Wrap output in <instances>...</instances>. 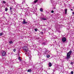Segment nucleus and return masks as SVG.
I'll return each instance as SVG.
<instances>
[{
	"mask_svg": "<svg viewBox=\"0 0 74 74\" xmlns=\"http://www.w3.org/2000/svg\"><path fill=\"white\" fill-rule=\"evenodd\" d=\"M72 53V51L71 50L69 52L67 53L66 55V59H69L71 58V54Z\"/></svg>",
	"mask_w": 74,
	"mask_h": 74,
	"instance_id": "1",
	"label": "nucleus"
},
{
	"mask_svg": "<svg viewBox=\"0 0 74 74\" xmlns=\"http://www.w3.org/2000/svg\"><path fill=\"white\" fill-rule=\"evenodd\" d=\"M23 49L24 51L26 52H27L29 51V48L26 46L23 47Z\"/></svg>",
	"mask_w": 74,
	"mask_h": 74,
	"instance_id": "2",
	"label": "nucleus"
},
{
	"mask_svg": "<svg viewBox=\"0 0 74 74\" xmlns=\"http://www.w3.org/2000/svg\"><path fill=\"white\" fill-rule=\"evenodd\" d=\"M1 54L2 56H5V55H6V53L5 52V51H3V52H2Z\"/></svg>",
	"mask_w": 74,
	"mask_h": 74,
	"instance_id": "3",
	"label": "nucleus"
},
{
	"mask_svg": "<svg viewBox=\"0 0 74 74\" xmlns=\"http://www.w3.org/2000/svg\"><path fill=\"white\" fill-rule=\"evenodd\" d=\"M62 41L63 42H65L66 41V38L65 37H64L62 39Z\"/></svg>",
	"mask_w": 74,
	"mask_h": 74,
	"instance_id": "4",
	"label": "nucleus"
},
{
	"mask_svg": "<svg viewBox=\"0 0 74 74\" xmlns=\"http://www.w3.org/2000/svg\"><path fill=\"white\" fill-rule=\"evenodd\" d=\"M23 24H26L27 23V22H26L25 19H23Z\"/></svg>",
	"mask_w": 74,
	"mask_h": 74,
	"instance_id": "5",
	"label": "nucleus"
},
{
	"mask_svg": "<svg viewBox=\"0 0 74 74\" xmlns=\"http://www.w3.org/2000/svg\"><path fill=\"white\" fill-rule=\"evenodd\" d=\"M41 19L42 20H43V21H45L46 20H47V18L45 17L42 18H41Z\"/></svg>",
	"mask_w": 74,
	"mask_h": 74,
	"instance_id": "6",
	"label": "nucleus"
},
{
	"mask_svg": "<svg viewBox=\"0 0 74 74\" xmlns=\"http://www.w3.org/2000/svg\"><path fill=\"white\" fill-rule=\"evenodd\" d=\"M49 67H51V66H52V64L50 62H49Z\"/></svg>",
	"mask_w": 74,
	"mask_h": 74,
	"instance_id": "7",
	"label": "nucleus"
},
{
	"mask_svg": "<svg viewBox=\"0 0 74 74\" xmlns=\"http://www.w3.org/2000/svg\"><path fill=\"white\" fill-rule=\"evenodd\" d=\"M27 72H32V70L29 69L27 71Z\"/></svg>",
	"mask_w": 74,
	"mask_h": 74,
	"instance_id": "8",
	"label": "nucleus"
},
{
	"mask_svg": "<svg viewBox=\"0 0 74 74\" xmlns=\"http://www.w3.org/2000/svg\"><path fill=\"white\" fill-rule=\"evenodd\" d=\"M40 11L42 12V11H43V9H42V8H41L40 9Z\"/></svg>",
	"mask_w": 74,
	"mask_h": 74,
	"instance_id": "9",
	"label": "nucleus"
},
{
	"mask_svg": "<svg viewBox=\"0 0 74 74\" xmlns=\"http://www.w3.org/2000/svg\"><path fill=\"white\" fill-rule=\"evenodd\" d=\"M50 57V56L49 55H47V58H49Z\"/></svg>",
	"mask_w": 74,
	"mask_h": 74,
	"instance_id": "10",
	"label": "nucleus"
},
{
	"mask_svg": "<svg viewBox=\"0 0 74 74\" xmlns=\"http://www.w3.org/2000/svg\"><path fill=\"white\" fill-rule=\"evenodd\" d=\"M9 43L10 44H13V42L12 41H11L9 42Z\"/></svg>",
	"mask_w": 74,
	"mask_h": 74,
	"instance_id": "11",
	"label": "nucleus"
},
{
	"mask_svg": "<svg viewBox=\"0 0 74 74\" xmlns=\"http://www.w3.org/2000/svg\"><path fill=\"white\" fill-rule=\"evenodd\" d=\"M37 1H38V0H35L34 1V3H37Z\"/></svg>",
	"mask_w": 74,
	"mask_h": 74,
	"instance_id": "12",
	"label": "nucleus"
},
{
	"mask_svg": "<svg viewBox=\"0 0 74 74\" xmlns=\"http://www.w3.org/2000/svg\"><path fill=\"white\" fill-rule=\"evenodd\" d=\"M5 11H7L8 10V8H6L5 9Z\"/></svg>",
	"mask_w": 74,
	"mask_h": 74,
	"instance_id": "13",
	"label": "nucleus"
},
{
	"mask_svg": "<svg viewBox=\"0 0 74 74\" xmlns=\"http://www.w3.org/2000/svg\"><path fill=\"white\" fill-rule=\"evenodd\" d=\"M67 9H65V14H67Z\"/></svg>",
	"mask_w": 74,
	"mask_h": 74,
	"instance_id": "14",
	"label": "nucleus"
},
{
	"mask_svg": "<svg viewBox=\"0 0 74 74\" xmlns=\"http://www.w3.org/2000/svg\"><path fill=\"white\" fill-rule=\"evenodd\" d=\"M25 3V1H24L22 3V4H24Z\"/></svg>",
	"mask_w": 74,
	"mask_h": 74,
	"instance_id": "15",
	"label": "nucleus"
},
{
	"mask_svg": "<svg viewBox=\"0 0 74 74\" xmlns=\"http://www.w3.org/2000/svg\"><path fill=\"white\" fill-rule=\"evenodd\" d=\"M18 60H21V58H20V57H19L18 58Z\"/></svg>",
	"mask_w": 74,
	"mask_h": 74,
	"instance_id": "16",
	"label": "nucleus"
},
{
	"mask_svg": "<svg viewBox=\"0 0 74 74\" xmlns=\"http://www.w3.org/2000/svg\"><path fill=\"white\" fill-rule=\"evenodd\" d=\"M3 35V33H0V36H1Z\"/></svg>",
	"mask_w": 74,
	"mask_h": 74,
	"instance_id": "17",
	"label": "nucleus"
},
{
	"mask_svg": "<svg viewBox=\"0 0 74 74\" xmlns=\"http://www.w3.org/2000/svg\"><path fill=\"white\" fill-rule=\"evenodd\" d=\"M11 10H12V8L10 7V10L11 11Z\"/></svg>",
	"mask_w": 74,
	"mask_h": 74,
	"instance_id": "18",
	"label": "nucleus"
},
{
	"mask_svg": "<svg viewBox=\"0 0 74 74\" xmlns=\"http://www.w3.org/2000/svg\"><path fill=\"white\" fill-rule=\"evenodd\" d=\"M73 62H71V64H73Z\"/></svg>",
	"mask_w": 74,
	"mask_h": 74,
	"instance_id": "19",
	"label": "nucleus"
},
{
	"mask_svg": "<svg viewBox=\"0 0 74 74\" xmlns=\"http://www.w3.org/2000/svg\"><path fill=\"white\" fill-rule=\"evenodd\" d=\"M71 74H73V71H71Z\"/></svg>",
	"mask_w": 74,
	"mask_h": 74,
	"instance_id": "20",
	"label": "nucleus"
},
{
	"mask_svg": "<svg viewBox=\"0 0 74 74\" xmlns=\"http://www.w3.org/2000/svg\"><path fill=\"white\" fill-rule=\"evenodd\" d=\"M51 13H53V12H54V11L53 10H52L51 11Z\"/></svg>",
	"mask_w": 74,
	"mask_h": 74,
	"instance_id": "21",
	"label": "nucleus"
},
{
	"mask_svg": "<svg viewBox=\"0 0 74 74\" xmlns=\"http://www.w3.org/2000/svg\"><path fill=\"white\" fill-rule=\"evenodd\" d=\"M13 51H14V52H15V51H16V50L15 49H14L13 50Z\"/></svg>",
	"mask_w": 74,
	"mask_h": 74,
	"instance_id": "22",
	"label": "nucleus"
},
{
	"mask_svg": "<svg viewBox=\"0 0 74 74\" xmlns=\"http://www.w3.org/2000/svg\"><path fill=\"white\" fill-rule=\"evenodd\" d=\"M35 31L36 32H37V29H35Z\"/></svg>",
	"mask_w": 74,
	"mask_h": 74,
	"instance_id": "23",
	"label": "nucleus"
},
{
	"mask_svg": "<svg viewBox=\"0 0 74 74\" xmlns=\"http://www.w3.org/2000/svg\"><path fill=\"white\" fill-rule=\"evenodd\" d=\"M3 3L4 4H5V1H3Z\"/></svg>",
	"mask_w": 74,
	"mask_h": 74,
	"instance_id": "24",
	"label": "nucleus"
},
{
	"mask_svg": "<svg viewBox=\"0 0 74 74\" xmlns=\"http://www.w3.org/2000/svg\"><path fill=\"white\" fill-rule=\"evenodd\" d=\"M72 14H73V15H74V12H72Z\"/></svg>",
	"mask_w": 74,
	"mask_h": 74,
	"instance_id": "25",
	"label": "nucleus"
},
{
	"mask_svg": "<svg viewBox=\"0 0 74 74\" xmlns=\"http://www.w3.org/2000/svg\"><path fill=\"white\" fill-rule=\"evenodd\" d=\"M71 11H73V10L72 9H71Z\"/></svg>",
	"mask_w": 74,
	"mask_h": 74,
	"instance_id": "26",
	"label": "nucleus"
},
{
	"mask_svg": "<svg viewBox=\"0 0 74 74\" xmlns=\"http://www.w3.org/2000/svg\"><path fill=\"white\" fill-rule=\"evenodd\" d=\"M25 55H26V54H27V53H25Z\"/></svg>",
	"mask_w": 74,
	"mask_h": 74,
	"instance_id": "27",
	"label": "nucleus"
},
{
	"mask_svg": "<svg viewBox=\"0 0 74 74\" xmlns=\"http://www.w3.org/2000/svg\"><path fill=\"white\" fill-rule=\"evenodd\" d=\"M28 55H29V53H28Z\"/></svg>",
	"mask_w": 74,
	"mask_h": 74,
	"instance_id": "28",
	"label": "nucleus"
}]
</instances>
